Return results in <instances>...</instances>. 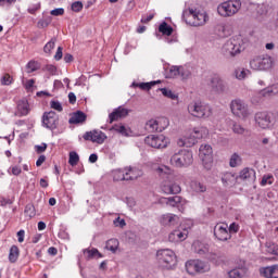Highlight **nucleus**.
I'll return each mask as SVG.
<instances>
[{
    "instance_id": "nucleus-58",
    "label": "nucleus",
    "mask_w": 278,
    "mask_h": 278,
    "mask_svg": "<svg viewBox=\"0 0 278 278\" xmlns=\"http://www.w3.org/2000/svg\"><path fill=\"white\" fill-rule=\"evenodd\" d=\"M256 12L261 16H264V14H266L268 12V7L266 4H258L256 8Z\"/></svg>"
},
{
    "instance_id": "nucleus-18",
    "label": "nucleus",
    "mask_w": 278,
    "mask_h": 278,
    "mask_svg": "<svg viewBox=\"0 0 278 278\" xmlns=\"http://www.w3.org/2000/svg\"><path fill=\"white\" fill-rule=\"evenodd\" d=\"M84 140H89L90 142H96L97 144H103L108 139V136L101 130L87 131L83 136Z\"/></svg>"
},
{
    "instance_id": "nucleus-43",
    "label": "nucleus",
    "mask_w": 278,
    "mask_h": 278,
    "mask_svg": "<svg viewBox=\"0 0 278 278\" xmlns=\"http://www.w3.org/2000/svg\"><path fill=\"white\" fill-rule=\"evenodd\" d=\"M159 31L163 34L164 36H170L173 34V27L168 26L166 22H163L159 26Z\"/></svg>"
},
{
    "instance_id": "nucleus-54",
    "label": "nucleus",
    "mask_w": 278,
    "mask_h": 278,
    "mask_svg": "<svg viewBox=\"0 0 278 278\" xmlns=\"http://www.w3.org/2000/svg\"><path fill=\"white\" fill-rule=\"evenodd\" d=\"M43 71L49 73V75H58V67L55 65L48 64L43 67Z\"/></svg>"
},
{
    "instance_id": "nucleus-40",
    "label": "nucleus",
    "mask_w": 278,
    "mask_h": 278,
    "mask_svg": "<svg viewBox=\"0 0 278 278\" xmlns=\"http://www.w3.org/2000/svg\"><path fill=\"white\" fill-rule=\"evenodd\" d=\"M52 21L53 18L51 16H43L41 20L38 21L37 27H39V29H45V27H49V25H51Z\"/></svg>"
},
{
    "instance_id": "nucleus-33",
    "label": "nucleus",
    "mask_w": 278,
    "mask_h": 278,
    "mask_svg": "<svg viewBox=\"0 0 278 278\" xmlns=\"http://www.w3.org/2000/svg\"><path fill=\"white\" fill-rule=\"evenodd\" d=\"M119 244L121 243L118 242V239H110L106 241L105 249L111 251V253H116V251H118Z\"/></svg>"
},
{
    "instance_id": "nucleus-48",
    "label": "nucleus",
    "mask_w": 278,
    "mask_h": 278,
    "mask_svg": "<svg viewBox=\"0 0 278 278\" xmlns=\"http://www.w3.org/2000/svg\"><path fill=\"white\" fill-rule=\"evenodd\" d=\"M68 164L70 166H77V164H79V154H77V152H70Z\"/></svg>"
},
{
    "instance_id": "nucleus-60",
    "label": "nucleus",
    "mask_w": 278,
    "mask_h": 278,
    "mask_svg": "<svg viewBox=\"0 0 278 278\" xmlns=\"http://www.w3.org/2000/svg\"><path fill=\"white\" fill-rule=\"evenodd\" d=\"M38 10H40V2H37L35 4H31L29 8H28V13L29 14H36V12H38Z\"/></svg>"
},
{
    "instance_id": "nucleus-26",
    "label": "nucleus",
    "mask_w": 278,
    "mask_h": 278,
    "mask_svg": "<svg viewBox=\"0 0 278 278\" xmlns=\"http://www.w3.org/2000/svg\"><path fill=\"white\" fill-rule=\"evenodd\" d=\"M127 181H136L138 177H142V170L136 167H126Z\"/></svg>"
},
{
    "instance_id": "nucleus-13",
    "label": "nucleus",
    "mask_w": 278,
    "mask_h": 278,
    "mask_svg": "<svg viewBox=\"0 0 278 278\" xmlns=\"http://www.w3.org/2000/svg\"><path fill=\"white\" fill-rule=\"evenodd\" d=\"M161 190L164 194H179L181 187L175 182L173 176H166L161 185Z\"/></svg>"
},
{
    "instance_id": "nucleus-11",
    "label": "nucleus",
    "mask_w": 278,
    "mask_h": 278,
    "mask_svg": "<svg viewBox=\"0 0 278 278\" xmlns=\"http://www.w3.org/2000/svg\"><path fill=\"white\" fill-rule=\"evenodd\" d=\"M144 142L148 147H152V149H166L170 140L164 135H150L146 137Z\"/></svg>"
},
{
    "instance_id": "nucleus-55",
    "label": "nucleus",
    "mask_w": 278,
    "mask_h": 278,
    "mask_svg": "<svg viewBox=\"0 0 278 278\" xmlns=\"http://www.w3.org/2000/svg\"><path fill=\"white\" fill-rule=\"evenodd\" d=\"M50 108L52 110H55L56 112H62V110H64V108H62V103H60V101H55V100H52L50 102Z\"/></svg>"
},
{
    "instance_id": "nucleus-39",
    "label": "nucleus",
    "mask_w": 278,
    "mask_h": 278,
    "mask_svg": "<svg viewBox=\"0 0 278 278\" xmlns=\"http://www.w3.org/2000/svg\"><path fill=\"white\" fill-rule=\"evenodd\" d=\"M146 129L147 131H149L150 134H155V131H159L157 128V121L156 119H149L146 123Z\"/></svg>"
},
{
    "instance_id": "nucleus-4",
    "label": "nucleus",
    "mask_w": 278,
    "mask_h": 278,
    "mask_svg": "<svg viewBox=\"0 0 278 278\" xmlns=\"http://www.w3.org/2000/svg\"><path fill=\"white\" fill-rule=\"evenodd\" d=\"M169 162L176 168H186L194 162V156L192 151L182 149L174 153Z\"/></svg>"
},
{
    "instance_id": "nucleus-20",
    "label": "nucleus",
    "mask_w": 278,
    "mask_h": 278,
    "mask_svg": "<svg viewBox=\"0 0 278 278\" xmlns=\"http://www.w3.org/2000/svg\"><path fill=\"white\" fill-rule=\"evenodd\" d=\"M159 222L163 227H175L179 223V216L166 213L160 216Z\"/></svg>"
},
{
    "instance_id": "nucleus-62",
    "label": "nucleus",
    "mask_w": 278,
    "mask_h": 278,
    "mask_svg": "<svg viewBox=\"0 0 278 278\" xmlns=\"http://www.w3.org/2000/svg\"><path fill=\"white\" fill-rule=\"evenodd\" d=\"M113 223H114L115 227H121V228H123V227H125V225H127V223H125V219H122L121 217L115 218Z\"/></svg>"
},
{
    "instance_id": "nucleus-49",
    "label": "nucleus",
    "mask_w": 278,
    "mask_h": 278,
    "mask_svg": "<svg viewBox=\"0 0 278 278\" xmlns=\"http://www.w3.org/2000/svg\"><path fill=\"white\" fill-rule=\"evenodd\" d=\"M24 214L26 218L31 219L34 216H36V211L34 210V205L28 204L25 206Z\"/></svg>"
},
{
    "instance_id": "nucleus-30",
    "label": "nucleus",
    "mask_w": 278,
    "mask_h": 278,
    "mask_svg": "<svg viewBox=\"0 0 278 278\" xmlns=\"http://www.w3.org/2000/svg\"><path fill=\"white\" fill-rule=\"evenodd\" d=\"M238 179V176H236V174L232 173H225L222 176V181L224 184V186H233V184H236Z\"/></svg>"
},
{
    "instance_id": "nucleus-64",
    "label": "nucleus",
    "mask_w": 278,
    "mask_h": 278,
    "mask_svg": "<svg viewBox=\"0 0 278 278\" xmlns=\"http://www.w3.org/2000/svg\"><path fill=\"white\" fill-rule=\"evenodd\" d=\"M271 278H278V265H273Z\"/></svg>"
},
{
    "instance_id": "nucleus-29",
    "label": "nucleus",
    "mask_w": 278,
    "mask_h": 278,
    "mask_svg": "<svg viewBox=\"0 0 278 278\" xmlns=\"http://www.w3.org/2000/svg\"><path fill=\"white\" fill-rule=\"evenodd\" d=\"M83 253L86 260H94V257L97 258L103 257V254H101L97 248L85 249Z\"/></svg>"
},
{
    "instance_id": "nucleus-35",
    "label": "nucleus",
    "mask_w": 278,
    "mask_h": 278,
    "mask_svg": "<svg viewBox=\"0 0 278 278\" xmlns=\"http://www.w3.org/2000/svg\"><path fill=\"white\" fill-rule=\"evenodd\" d=\"M247 275V269L245 268H235L230 271H228V277L229 278H242Z\"/></svg>"
},
{
    "instance_id": "nucleus-5",
    "label": "nucleus",
    "mask_w": 278,
    "mask_h": 278,
    "mask_svg": "<svg viewBox=\"0 0 278 278\" xmlns=\"http://www.w3.org/2000/svg\"><path fill=\"white\" fill-rule=\"evenodd\" d=\"M241 8L242 2L240 0H228L218 4L217 14L223 16V18H230L236 16V13L240 12Z\"/></svg>"
},
{
    "instance_id": "nucleus-37",
    "label": "nucleus",
    "mask_w": 278,
    "mask_h": 278,
    "mask_svg": "<svg viewBox=\"0 0 278 278\" xmlns=\"http://www.w3.org/2000/svg\"><path fill=\"white\" fill-rule=\"evenodd\" d=\"M266 253H269V255H278V245L275 242L267 241L265 243Z\"/></svg>"
},
{
    "instance_id": "nucleus-3",
    "label": "nucleus",
    "mask_w": 278,
    "mask_h": 278,
    "mask_svg": "<svg viewBox=\"0 0 278 278\" xmlns=\"http://www.w3.org/2000/svg\"><path fill=\"white\" fill-rule=\"evenodd\" d=\"M187 112L193 118L207 119L212 116V106L201 101H192L187 105Z\"/></svg>"
},
{
    "instance_id": "nucleus-36",
    "label": "nucleus",
    "mask_w": 278,
    "mask_h": 278,
    "mask_svg": "<svg viewBox=\"0 0 278 278\" xmlns=\"http://www.w3.org/2000/svg\"><path fill=\"white\" fill-rule=\"evenodd\" d=\"M170 125V122L166 117H159L156 118V127L159 129V132L164 131Z\"/></svg>"
},
{
    "instance_id": "nucleus-14",
    "label": "nucleus",
    "mask_w": 278,
    "mask_h": 278,
    "mask_svg": "<svg viewBox=\"0 0 278 278\" xmlns=\"http://www.w3.org/2000/svg\"><path fill=\"white\" fill-rule=\"evenodd\" d=\"M159 202L162 205H169V207H177L179 212H184L186 210V203L187 201L184 200V198L176 195V197H169V198H161Z\"/></svg>"
},
{
    "instance_id": "nucleus-16",
    "label": "nucleus",
    "mask_w": 278,
    "mask_h": 278,
    "mask_svg": "<svg viewBox=\"0 0 278 278\" xmlns=\"http://www.w3.org/2000/svg\"><path fill=\"white\" fill-rule=\"evenodd\" d=\"M210 88L211 92L214 94H223L224 92H227V83H225L220 76L215 75L210 80Z\"/></svg>"
},
{
    "instance_id": "nucleus-21",
    "label": "nucleus",
    "mask_w": 278,
    "mask_h": 278,
    "mask_svg": "<svg viewBox=\"0 0 278 278\" xmlns=\"http://www.w3.org/2000/svg\"><path fill=\"white\" fill-rule=\"evenodd\" d=\"M126 116H129V110L123 106H118L117 109H114L112 113H110L109 123L112 124L116 121H121V118H126Z\"/></svg>"
},
{
    "instance_id": "nucleus-1",
    "label": "nucleus",
    "mask_w": 278,
    "mask_h": 278,
    "mask_svg": "<svg viewBox=\"0 0 278 278\" xmlns=\"http://www.w3.org/2000/svg\"><path fill=\"white\" fill-rule=\"evenodd\" d=\"M157 265L163 270H175L177 266V254L170 249H162L156 252Z\"/></svg>"
},
{
    "instance_id": "nucleus-45",
    "label": "nucleus",
    "mask_w": 278,
    "mask_h": 278,
    "mask_svg": "<svg viewBox=\"0 0 278 278\" xmlns=\"http://www.w3.org/2000/svg\"><path fill=\"white\" fill-rule=\"evenodd\" d=\"M191 76H192V71H190V67L180 66L179 77H181V79H190Z\"/></svg>"
},
{
    "instance_id": "nucleus-47",
    "label": "nucleus",
    "mask_w": 278,
    "mask_h": 278,
    "mask_svg": "<svg viewBox=\"0 0 278 278\" xmlns=\"http://www.w3.org/2000/svg\"><path fill=\"white\" fill-rule=\"evenodd\" d=\"M240 164H242V157H240L238 153H233L230 157L229 166L236 168V166H240Z\"/></svg>"
},
{
    "instance_id": "nucleus-41",
    "label": "nucleus",
    "mask_w": 278,
    "mask_h": 278,
    "mask_svg": "<svg viewBox=\"0 0 278 278\" xmlns=\"http://www.w3.org/2000/svg\"><path fill=\"white\" fill-rule=\"evenodd\" d=\"M55 42H58V38L55 37H53L50 41H48L43 47L45 53H48V55H51V51L55 49Z\"/></svg>"
},
{
    "instance_id": "nucleus-28",
    "label": "nucleus",
    "mask_w": 278,
    "mask_h": 278,
    "mask_svg": "<svg viewBox=\"0 0 278 278\" xmlns=\"http://www.w3.org/2000/svg\"><path fill=\"white\" fill-rule=\"evenodd\" d=\"M192 247L194 252L198 253V255H207V253H210V248L201 243L200 241L193 242Z\"/></svg>"
},
{
    "instance_id": "nucleus-22",
    "label": "nucleus",
    "mask_w": 278,
    "mask_h": 278,
    "mask_svg": "<svg viewBox=\"0 0 278 278\" xmlns=\"http://www.w3.org/2000/svg\"><path fill=\"white\" fill-rule=\"evenodd\" d=\"M188 238V229L178 228L172 231L168 236L169 242H184Z\"/></svg>"
},
{
    "instance_id": "nucleus-7",
    "label": "nucleus",
    "mask_w": 278,
    "mask_h": 278,
    "mask_svg": "<svg viewBox=\"0 0 278 278\" xmlns=\"http://www.w3.org/2000/svg\"><path fill=\"white\" fill-rule=\"evenodd\" d=\"M207 128L201 126L193 128L191 135L189 137H184L178 141L179 147H194L197 144V140H201V138H205L207 136Z\"/></svg>"
},
{
    "instance_id": "nucleus-27",
    "label": "nucleus",
    "mask_w": 278,
    "mask_h": 278,
    "mask_svg": "<svg viewBox=\"0 0 278 278\" xmlns=\"http://www.w3.org/2000/svg\"><path fill=\"white\" fill-rule=\"evenodd\" d=\"M113 181H127V169L119 168L112 172Z\"/></svg>"
},
{
    "instance_id": "nucleus-24",
    "label": "nucleus",
    "mask_w": 278,
    "mask_h": 278,
    "mask_svg": "<svg viewBox=\"0 0 278 278\" xmlns=\"http://www.w3.org/2000/svg\"><path fill=\"white\" fill-rule=\"evenodd\" d=\"M239 179H242V181H255V169L249 167L243 168L239 174Z\"/></svg>"
},
{
    "instance_id": "nucleus-15",
    "label": "nucleus",
    "mask_w": 278,
    "mask_h": 278,
    "mask_svg": "<svg viewBox=\"0 0 278 278\" xmlns=\"http://www.w3.org/2000/svg\"><path fill=\"white\" fill-rule=\"evenodd\" d=\"M60 123V116H58V113L50 111L46 112L42 116V125L47 129H50L53 131V129H58V124Z\"/></svg>"
},
{
    "instance_id": "nucleus-2",
    "label": "nucleus",
    "mask_w": 278,
    "mask_h": 278,
    "mask_svg": "<svg viewBox=\"0 0 278 278\" xmlns=\"http://www.w3.org/2000/svg\"><path fill=\"white\" fill-rule=\"evenodd\" d=\"M184 18L186 23L192 27H203V25L210 21V16H207L205 11L197 9H188L184 11Z\"/></svg>"
},
{
    "instance_id": "nucleus-31",
    "label": "nucleus",
    "mask_w": 278,
    "mask_h": 278,
    "mask_svg": "<svg viewBox=\"0 0 278 278\" xmlns=\"http://www.w3.org/2000/svg\"><path fill=\"white\" fill-rule=\"evenodd\" d=\"M232 132L237 136H245V134H249V129L244 128L240 123L232 122L231 126Z\"/></svg>"
},
{
    "instance_id": "nucleus-46",
    "label": "nucleus",
    "mask_w": 278,
    "mask_h": 278,
    "mask_svg": "<svg viewBox=\"0 0 278 278\" xmlns=\"http://www.w3.org/2000/svg\"><path fill=\"white\" fill-rule=\"evenodd\" d=\"M235 75H236L237 79H239V80L247 79V77H249V75H251V71L244 70V68H239V70H236Z\"/></svg>"
},
{
    "instance_id": "nucleus-32",
    "label": "nucleus",
    "mask_w": 278,
    "mask_h": 278,
    "mask_svg": "<svg viewBox=\"0 0 278 278\" xmlns=\"http://www.w3.org/2000/svg\"><path fill=\"white\" fill-rule=\"evenodd\" d=\"M160 91L162 92L163 97L172 99V101H176V105L179 103V96L173 92V90L167 88H161Z\"/></svg>"
},
{
    "instance_id": "nucleus-12",
    "label": "nucleus",
    "mask_w": 278,
    "mask_h": 278,
    "mask_svg": "<svg viewBox=\"0 0 278 278\" xmlns=\"http://www.w3.org/2000/svg\"><path fill=\"white\" fill-rule=\"evenodd\" d=\"M185 266L189 275H194V273H207V270H210V265L201 260L188 261Z\"/></svg>"
},
{
    "instance_id": "nucleus-42",
    "label": "nucleus",
    "mask_w": 278,
    "mask_h": 278,
    "mask_svg": "<svg viewBox=\"0 0 278 278\" xmlns=\"http://www.w3.org/2000/svg\"><path fill=\"white\" fill-rule=\"evenodd\" d=\"M263 97H273V94H278V85H273L270 87H267L262 92Z\"/></svg>"
},
{
    "instance_id": "nucleus-51",
    "label": "nucleus",
    "mask_w": 278,
    "mask_h": 278,
    "mask_svg": "<svg viewBox=\"0 0 278 278\" xmlns=\"http://www.w3.org/2000/svg\"><path fill=\"white\" fill-rule=\"evenodd\" d=\"M274 181H275V178L273 177V175L267 174L263 176L261 186H273Z\"/></svg>"
},
{
    "instance_id": "nucleus-19",
    "label": "nucleus",
    "mask_w": 278,
    "mask_h": 278,
    "mask_svg": "<svg viewBox=\"0 0 278 278\" xmlns=\"http://www.w3.org/2000/svg\"><path fill=\"white\" fill-rule=\"evenodd\" d=\"M255 123L261 129H268L273 125V118L267 112H258L255 114Z\"/></svg>"
},
{
    "instance_id": "nucleus-6",
    "label": "nucleus",
    "mask_w": 278,
    "mask_h": 278,
    "mask_svg": "<svg viewBox=\"0 0 278 278\" xmlns=\"http://www.w3.org/2000/svg\"><path fill=\"white\" fill-rule=\"evenodd\" d=\"M275 66V59L268 54L255 56L250 61L252 71H270Z\"/></svg>"
},
{
    "instance_id": "nucleus-50",
    "label": "nucleus",
    "mask_w": 278,
    "mask_h": 278,
    "mask_svg": "<svg viewBox=\"0 0 278 278\" xmlns=\"http://www.w3.org/2000/svg\"><path fill=\"white\" fill-rule=\"evenodd\" d=\"M262 277L273 278V265L260 269Z\"/></svg>"
},
{
    "instance_id": "nucleus-23",
    "label": "nucleus",
    "mask_w": 278,
    "mask_h": 278,
    "mask_svg": "<svg viewBox=\"0 0 278 278\" xmlns=\"http://www.w3.org/2000/svg\"><path fill=\"white\" fill-rule=\"evenodd\" d=\"M29 102L26 99L20 100L17 102L15 116H27V114H29Z\"/></svg>"
},
{
    "instance_id": "nucleus-63",
    "label": "nucleus",
    "mask_w": 278,
    "mask_h": 278,
    "mask_svg": "<svg viewBox=\"0 0 278 278\" xmlns=\"http://www.w3.org/2000/svg\"><path fill=\"white\" fill-rule=\"evenodd\" d=\"M114 129L115 131H117V134H122V136H127V128L125 126H115Z\"/></svg>"
},
{
    "instance_id": "nucleus-25",
    "label": "nucleus",
    "mask_w": 278,
    "mask_h": 278,
    "mask_svg": "<svg viewBox=\"0 0 278 278\" xmlns=\"http://www.w3.org/2000/svg\"><path fill=\"white\" fill-rule=\"evenodd\" d=\"M86 113L81 111H77L72 114L71 118L68 119L70 125H80L81 123H86Z\"/></svg>"
},
{
    "instance_id": "nucleus-17",
    "label": "nucleus",
    "mask_w": 278,
    "mask_h": 278,
    "mask_svg": "<svg viewBox=\"0 0 278 278\" xmlns=\"http://www.w3.org/2000/svg\"><path fill=\"white\" fill-rule=\"evenodd\" d=\"M214 236L217 240L222 242H227V240H231V233H229V226L227 224H217L214 227Z\"/></svg>"
},
{
    "instance_id": "nucleus-53",
    "label": "nucleus",
    "mask_w": 278,
    "mask_h": 278,
    "mask_svg": "<svg viewBox=\"0 0 278 278\" xmlns=\"http://www.w3.org/2000/svg\"><path fill=\"white\" fill-rule=\"evenodd\" d=\"M38 68V63L35 61H29L26 65L27 73H34Z\"/></svg>"
},
{
    "instance_id": "nucleus-10",
    "label": "nucleus",
    "mask_w": 278,
    "mask_h": 278,
    "mask_svg": "<svg viewBox=\"0 0 278 278\" xmlns=\"http://www.w3.org/2000/svg\"><path fill=\"white\" fill-rule=\"evenodd\" d=\"M214 151L212 150V146L204 143L200 146L199 149V157L202 161V164L206 170H210L212 168V162H214L213 159Z\"/></svg>"
},
{
    "instance_id": "nucleus-52",
    "label": "nucleus",
    "mask_w": 278,
    "mask_h": 278,
    "mask_svg": "<svg viewBox=\"0 0 278 278\" xmlns=\"http://www.w3.org/2000/svg\"><path fill=\"white\" fill-rule=\"evenodd\" d=\"M155 84H160V80H157V81H150V83H140V84H137V86L141 90H151V88H153V86H155Z\"/></svg>"
},
{
    "instance_id": "nucleus-57",
    "label": "nucleus",
    "mask_w": 278,
    "mask_h": 278,
    "mask_svg": "<svg viewBox=\"0 0 278 278\" xmlns=\"http://www.w3.org/2000/svg\"><path fill=\"white\" fill-rule=\"evenodd\" d=\"M1 84L2 86H10V84H12V76H10V74H4L1 77Z\"/></svg>"
},
{
    "instance_id": "nucleus-38",
    "label": "nucleus",
    "mask_w": 278,
    "mask_h": 278,
    "mask_svg": "<svg viewBox=\"0 0 278 278\" xmlns=\"http://www.w3.org/2000/svg\"><path fill=\"white\" fill-rule=\"evenodd\" d=\"M190 188H191V190H193V192H205V190H207L205 185H203L197 180H192L190 182Z\"/></svg>"
},
{
    "instance_id": "nucleus-34",
    "label": "nucleus",
    "mask_w": 278,
    "mask_h": 278,
    "mask_svg": "<svg viewBox=\"0 0 278 278\" xmlns=\"http://www.w3.org/2000/svg\"><path fill=\"white\" fill-rule=\"evenodd\" d=\"M20 253L21 252L18 250V247L12 245L9 252V262H11V264H14L18 260Z\"/></svg>"
},
{
    "instance_id": "nucleus-9",
    "label": "nucleus",
    "mask_w": 278,
    "mask_h": 278,
    "mask_svg": "<svg viewBox=\"0 0 278 278\" xmlns=\"http://www.w3.org/2000/svg\"><path fill=\"white\" fill-rule=\"evenodd\" d=\"M224 53H227L228 55H238V53H241L242 51V37H232L228 39L224 47H223Z\"/></svg>"
},
{
    "instance_id": "nucleus-56",
    "label": "nucleus",
    "mask_w": 278,
    "mask_h": 278,
    "mask_svg": "<svg viewBox=\"0 0 278 278\" xmlns=\"http://www.w3.org/2000/svg\"><path fill=\"white\" fill-rule=\"evenodd\" d=\"M84 10V3L81 1H76L72 3V11L73 12H81Z\"/></svg>"
},
{
    "instance_id": "nucleus-8",
    "label": "nucleus",
    "mask_w": 278,
    "mask_h": 278,
    "mask_svg": "<svg viewBox=\"0 0 278 278\" xmlns=\"http://www.w3.org/2000/svg\"><path fill=\"white\" fill-rule=\"evenodd\" d=\"M230 110L233 116L241 118V121H247L248 116H251V110H249V104L240 99H235L230 103Z\"/></svg>"
},
{
    "instance_id": "nucleus-59",
    "label": "nucleus",
    "mask_w": 278,
    "mask_h": 278,
    "mask_svg": "<svg viewBox=\"0 0 278 278\" xmlns=\"http://www.w3.org/2000/svg\"><path fill=\"white\" fill-rule=\"evenodd\" d=\"M238 231H240V225H238L237 223L230 224V226L228 228V232L229 233H238Z\"/></svg>"
},
{
    "instance_id": "nucleus-44",
    "label": "nucleus",
    "mask_w": 278,
    "mask_h": 278,
    "mask_svg": "<svg viewBox=\"0 0 278 278\" xmlns=\"http://www.w3.org/2000/svg\"><path fill=\"white\" fill-rule=\"evenodd\" d=\"M179 70H180V66L172 65L169 67V71L167 72V78L175 79V78L179 77Z\"/></svg>"
},
{
    "instance_id": "nucleus-61",
    "label": "nucleus",
    "mask_w": 278,
    "mask_h": 278,
    "mask_svg": "<svg viewBox=\"0 0 278 278\" xmlns=\"http://www.w3.org/2000/svg\"><path fill=\"white\" fill-rule=\"evenodd\" d=\"M51 16H64V9L63 8H59V9H54L50 12Z\"/></svg>"
}]
</instances>
